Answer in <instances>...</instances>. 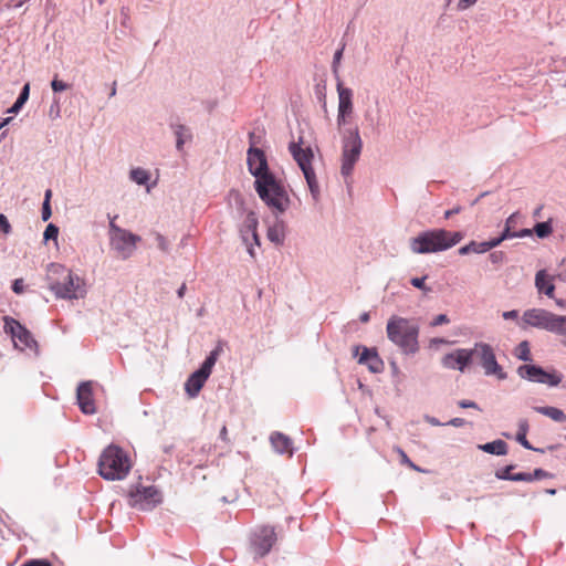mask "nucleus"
<instances>
[{
    "mask_svg": "<svg viewBox=\"0 0 566 566\" xmlns=\"http://www.w3.org/2000/svg\"><path fill=\"white\" fill-rule=\"evenodd\" d=\"M247 161L250 174L255 177L254 188L259 197L270 208L284 212L289 207L290 199L283 186L269 170L264 151L250 147Z\"/></svg>",
    "mask_w": 566,
    "mask_h": 566,
    "instance_id": "f257e3e1",
    "label": "nucleus"
},
{
    "mask_svg": "<svg viewBox=\"0 0 566 566\" xmlns=\"http://www.w3.org/2000/svg\"><path fill=\"white\" fill-rule=\"evenodd\" d=\"M46 279L49 289L57 298L76 300L86 294L83 280L61 264L51 263Z\"/></svg>",
    "mask_w": 566,
    "mask_h": 566,
    "instance_id": "f03ea898",
    "label": "nucleus"
},
{
    "mask_svg": "<svg viewBox=\"0 0 566 566\" xmlns=\"http://www.w3.org/2000/svg\"><path fill=\"white\" fill-rule=\"evenodd\" d=\"M386 332L388 338L402 352L413 354L419 349V326L412 321L394 315L388 319Z\"/></svg>",
    "mask_w": 566,
    "mask_h": 566,
    "instance_id": "7ed1b4c3",
    "label": "nucleus"
},
{
    "mask_svg": "<svg viewBox=\"0 0 566 566\" xmlns=\"http://www.w3.org/2000/svg\"><path fill=\"white\" fill-rule=\"evenodd\" d=\"M461 232H451L443 229L420 233L410 240L412 252L418 254L432 253L447 250L462 240Z\"/></svg>",
    "mask_w": 566,
    "mask_h": 566,
    "instance_id": "20e7f679",
    "label": "nucleus"
},
{
    "mask_svg": "<svg viewBox=\"0 0 566 566\" xmlns=\"http://www.w3.org/2000/svg\"><path fill=\"white\" fill-rule=\"evenodd\" d=\"M130 468L129 457L118 446H108L99 457L98 473L105 480H123L130 471Z\"/></svg>",
    "mask_w": 566,
    "mask_h": 566,
    "instance_id": "39448f33",
    "label": "nucleus"
},
{
    "mask_svg": "<svg viewBox=\"0 0 566 566\" xmlns=\"http://www.w3.org/2000/svg\"><path fill=\"white\" fill-rule=\"evenodd\" d=\"M289 150L301 168L313 198L317 200L319 197V186L312 166V161L314 159L312 148L310 146L303 147L301 138L298 143L292 142L289 145Z\"/></svg>",
    "mask_w": 566,
    "mask_h": 566,
    "instance_id": "423d86ee",
    "label": "nucleus"
},
{
    "mask_svg": "<svg viewBox=\"0 0 566 566\" xmlns=\"http://www.w3.org/2000/svg\"><path fill=\"white\" fill-rule=\"evenodd\" d=\"M116 217L109 222V242L111 247L119 254L120 258H129L136 249V244L140 241V237L118 227L115 223Z\"/></svg>",
    "mask_w": 566,
    "mask_h": 566,
    "instance_id": "0eeeda50",
    "label": "nucleus"
},
{
    "mask_svg": "<svg viewBox=\"0 0 566 566\" xmlns=\"http://www.w3.org/2000/svg\"><path fill=\"white\" fill-rule=\"evenodd\" d=\"M363 148V142L358 129L348 130L344 136L342 151V175L348 177L352 175Z\"/></svg>",
    "mask_w": 566,
    "mask_h": 566,
    "instance_id": "6e6552de",
    "label": "nucleus"
},
{
    "mask_svg": "<svg viewBox=\"0 0 566 566\" xmlns=\"http://www.w3.org/2000/svg\"><path fill=\"white\" fill-rule=\"evenodd\" d=\"M161 502L163 495L154 485H137L128 493V505L139 511H151Z\"/></svg>",
    "mask_w": 566,
    "mask_h": 566,
    "instance_id": "1a4fd4ad",
    "label": "nucleus"
},
{
    "mask_svg": "<svg viewBox=\"0 0 566 566\" xmlns=\"http://www.w3.org/2000/svg\"><path fill=\"white\" fill-rule=\"evenodd\" d=\"M471 352L473 353L472 360H479L485 375L495 376L500 380L506 378V373H504L503 368L497 364L494 350L489 344L476 343L474 347L471 348Z\"/></svg>",
    "mask_w": 566,
    "mask_h": 566,
    "instance_id": "9d476101",
    "label": "nucleus"
},
{
    "mask_svg": "<svg viewBox=\"0 0 566 566\" xmlns=\"http://www.w3.org/2000/svg\"><path fill=\"white\" fill-rule=\"evenodd\" d=\"M3 321L4 331L11 335L17 348L24 350L27 348L32 349L36 346V342L34 340L32 334L17 319L6 316Z\"/></svg>",
    "mask_w": 566,
    "mask_h": 566,
    "instance_id": "9b49d317",
    "label": "nucleus"
},
{
    "mask_svg": "<svg viewBox=\"0 0 566 566\" xmlns=\"http://www.w3.org/2000/svg\"><path fill=\"white\" fill-rule=\"evenodd\" d=\"M276 542V534L273 527H260L253 534L252 551L256 557H264Z\"/></svg>",
    "mask_w": 566,
    "mask_h": 566,
    "instance_id": "f8f14e48",
    "label": "nucleus"
},
{
    "mask_svg": "<svg viewBox=\"0 0 566 566\" xmlns=\"http://www.w3.org/2000/svg\"><path fill=\"white\" fill-rule=\"evenodd\" d=\"M517 373L522 378L534 382L547 384L549 386H557L560 382V377L558 375L547 373L543 368L535 365L520 366Z\"/></svg>",
    "mask_w": 566,
    "mask_h": 566,
    "instance_id": "ddd939ff",
    "label": "nucleus"
},
{
    "mask_svg": "<svg viewBox=\"0 0 566 566\" xmlns=\"http://www.w3.org/2000/svg\"><path fill=\"white\" fill-rule=\"evenodd\" d=\"M556 314L543 308L527 310L523 314V321L531 326L538 327L551 332L554 328Z\"/></svg>",
    "mask_w": 566,
    "mask_h": 566,
    "instance_id": "4468645a",
    "label": "nucleus"
},
{
    "mask_svg": "<svg viewBox=\"0 0 566 566\" xmlns=\"http://www.w3.org/2000/svg\"><path fill=\"white\" fill-rule=\"evenodd\" d=\"M472 354L471 349L459 348L444 355L441 363L448 369L464 371L472 361Z\"/></svg>",
    "mask_w": 566,
    "mask_h": 566,
    "instance_id": "2eb2a0df",
    "label": "nucleus"
},
{
    "mask_svg": "<svg viewBox=\"0 0 566 566\" xmlns=\"http://www.w3.org/2000/svg\"><path fill=\"white\" fill-rule=\"evenodd\" d=\"M338 92V114L337 124L342 126L346 123V118L353 113V92L350 88L344 87L343 82L337 78Z\"/></svg>",
    "mask_w": 566,
    "mask_h": 566,
    "instance_id": "dca6fc26",
    "label": "nucleus"
},
{
    "mask_svg": "<svg viewBox=\"0 0 566 566\" xmlns=\"http://www.w3.org/2000/svg\"><path fill=\"white\" fill-rule=\"evenodd\" d=\"M77 402L82 412L93 415L96 412L95 402L93 399V388L91 381L82 382L77 387Z\"/></svg>",
    "mask_w": 566,
    "mask_h": 566,
    "instance_id": "f3484780",
    "label": "nucleus"
},
{
    "mask_svg": "<svg viewBox=\"0 0 566 566\" xmlns=\"http://www.w3.org/2000/svg\"><path fill=\"white\" fill-rule=\"evenodd\" d=\"M258 217L255 212L250 211L244 220L243 227L241 228L240 232L242 235L243 241L249 244V235L253 239L254 243L256 245H260V239L258 234Z\"/></svg>",
    "mask_w": 566,
    "mask_h": 566,
    "instance_id": "a211bd4d",
    "label": "nucleus"
},
{
    "mask_svg": "<svg viewBox=\"0 0 566 566\" xmlns=\"http://www.w3.org/2000/svg\"><path fill=\"white\" fill-rule=\"evenodd\" d=\"M359 364H366L370 371L380 373L384 369V363L375 349L363 347V353L358 359Z\"/></svg>",
    "mask_w": 566,
    "mask_h": 566,
    "instance_id": "6ab92c4d",
    "label": "nucleus"
},
{
    "mask_svg": "<svg viewBox=\"0 0 566 566\" xmlns=\"http://www.w3.org/2000/svg\"><path fill=\"white\" fill-rule=\"evenodd\" d=\"M208 378L209 377L201 373L200 370H197L192 375H190V377L187 379L185 384V390L189 395V397H196Z\"/></svg>",
    "mask_w": 566,
    "mask_h": 566,
    "instance_id": "aec40b11",
    "label": "nucleus"
},
{
    "mask_svg": "<svg viewBox=\"0 0 566 566\" xmlns=\"http://www.w3.org/2000/svg\"><path fill=\"white\" fill-rule=\"evenodd\" d=\"M535 286L539 293L546 294L548 297H554L555 285L553 279L545 270H539L535 275Z\"/></svg>",
    "mask_w": 566,
    "mask_h": 566,
    "instance_id": "412c9836",
    "label": "nucleus"
},
{
    "mask_svg": "<svg viewBox=\"0 0 566 566\" xmlns=\"http://www.w3.org/2000/svg\"><path fill=\"white\" fill-rule=\"evenodd\" d=\"M517 220L518 213H513L505 221V227L503 231H507V234H510L509 239L531 237L533 233L531 229H522L518 231L516 230Z\"/></svg>",
    "mask_w": 566,
    "mask_h": 566,
    "instance_id": "4be33fe9",
    "label": "nucleus"
},
{
    "mask_svg": "<svg viewBox=\"0 0 566 566\" xmlns=\"http://www.w3.org/2000/svg\"><path fill=\"white\" fill-rule=\"evenodd\" d=\"M270 440H271L273 448L277 452L287 453L290 455L292 454V452H293L292 441L287 436L280 433V432H274L271 434Z\"/></svg>",
    "mask_w": 566,
    "mask_h": 566,
    "instance_id": "5701e85b",
    "label": "nucleus"
},
{
    "mask_svg": "<svg viewBox=\"0 0 566 566\" xmlns=\"http://www.w3.org/2000/svg\"><path fill=\"white\" fill-rule=\"evenodd\" d=\"M172 128L177 138L176 147L178 150H182L184 144L192 139V134L188 127L181 124L174 125Z\"/></svg>",
    "mask_w": 566,
    "mask_h": 566,
    "instance_id": "b1692460",
    "label": "nucleus"
},
{
    "mask_svg": "<svg viewBox=\"0 0 566 566\" xmlns=\"http://www.w3.org/2000/svg\"><path fill=\"white\" fill-rule=\"evenodd\" d=\"M534 410L538 413H542L554 421L564 422L566 421V415L562 409L556 407H535Z\"/></svg>",
    "mask_w": 566,
    "mask_h": 566,
    "instance_id": "393cba45",
    "label": "nucleus"
},
{
    "mask_svg": "<svg viewBox=\"0 0 566 566\" xmlns=\"http://www.w3.org/2000/svg\"><path fill=\"white\" fill-rule=\"evenodd\" d=\"M479 448L484 452L496 455H504L507 452V444L503 440L488 442L485 444L479 446Z\"/></svg>",
    "mask_w": 566,
    "mask_h": 566,
    "instance_id": "a878e982",
    "label": "nucleus"
},
{
    "mask_svg": "<svg viewBox=\"0 0 566 566\" xmlns=\"http://www.w3.org/2000/svg\"><path fill=\"white\" fill-rule=\"evenodd\" d=\"M220 352H221L220 348L213 349L209 354V356L205 359L203 364L201 365V367L198 370H200L201 373H203L205 375H207L209 377L212 371V367L214 366V364L220 355Z\"/></svg>",
    "mask_w": 566,
    "mask_h": 566,
    "instance_id": "bb28decb",
    "label": "nucleus"
},
{
    "mask_svg": "<svg viewBox=\"0 0 566 566\" xmlns=\"http://www.w3.org/2000/svg\"><path fill=\"white\" fill-rule=\"evenodd\" d=\"M29 93H30V85H29V83H27L23 86V88H22L18 99L15 101V103L11 106V108L8 109V113H13V114L19 113V111L22 108V106L28 101Z\"/></svg>",
    "mask_w": 566,
    "mask_h": 566,
    "instance_id": "cd10ccee",
    "label": "nucleus"
},
{
    "mask_svg": "<svg viewBox=\"0 0 566 566\" xmlns=\"http://www.w3.org/2000/svg\"><path fill=\"white\" fill-rule=\"evenodd\" d=\"M268 239L271 242L280 244L284 240V230L282 224H275L268 230Z\"/></svg>",
    "mask_w": 566,
    "mask_h": 566,
    "instance_id": "c85d7f7f",
    "label": "nucleus"
},
{
    "mask_svg": "<svg viewBox=\"0 0 566 566\" xmlns=\"http://www.w3.org/2000/svg\"><path fill=\"white\" fill-rule=\"evenodd\" d=\"M515 356L518 359L524 360V361H531L532 360V355H531V349H530L528 342L523 340V342H521L517 345V347L515 349Z\"/></svg>",
    "mask_w": 566,
    "mask_h": 566,
    "instance_id": "c756f323",
    "label": "nucleus"
},
{
    "mask_svg": "<svg viewBox=\"0 0 566 566\" xmlns=\"http://www.w3.org/2000/svg\"><path fill=\"white\" fill-rule=\"evenodd\" d=\"M130 178L138 185H146L149 180V174L143 168H135L130 171Z\"/></svg>",
    "mask_w": 566,
    "mask_h": 566,
    "instance_id": "7c9ffc66",
    "label": "nucleus"
},
{
    "mask_svg": "<svg viewBox=\"0 0 566 566\" xmlns=\"http://www.w3.org/2000/svg\"><path fill=\"white\" fill-rule=\"evenodd\" d=\"M555 319L551 332L566 337V316L556 315Z\"/></svg>",
    "mask_w": 566,
    "mask_h": 566,
    "instance_id": "2f4dec72",
    "label": "nucleus"
},
{
    "mask_svg": "<svg viewBox=\"0 0 566 566\" xmlns=\"http://www.w3.org/2000/svg\"><path fill=\"white\" fill-rule=\"evenodd\" d=\"M52 197V190L48 189L44 195V201L42 206V220L48 221L51 218L52 211H51V205L50 200Z\"/></svg>",
    "mask_w": 566,
    "mask_h": 566,
    "instance_id": "473e14b6",
    "label": "nucleus"
},
{
    "mask_svg": "<svg viewBox=\"0 0 566 566\" xmlns=\"http://www.w3.org/2000/svg\"><path fill=\"white\" fill-rule=\"evenodd\" d=\"M534 231L538 238H546L552 233L553 229L549 222H539L535 226Z\"/></svg>",
    "mask_w": 566,
    "mask_h": 566,
    "instance_id": "72a5a7b5",
    "label": "nucleus"
},
{
    "mask_svg": "<svg viewBox=\"0 0 566 566\" xmlns=\"http://www.w3.org/2000/svg\"><path fill=\"white\" fill-rule=\"evenodd\" d=\"M509 235L510 234H507V231H503L500 237L494 238L489 241H485L486 245H484V248H486L488 250H491V249L500 245L504 240L509 239Z\"/></svg>",
    "mask_w": 566,
    "mask_h": 566,
    "instance_id": "f704fd0d",
    "label": "nucleus"
},
{
    "mask_svg": "<svg viewBox=\"0 0 566 566\" xmlns=\"http://www.w3.org/2000/svg\"><path fill=\"white\" fill-rule=\"evenodd\" d=\"M397 452L400 457V461L402 464H406L408 465L410 469L415 470V471H421V469L419 467H417L409 458L408 455L406 454V452L403 450H401L400 448H397Z\"/></svg>",
    "mask_w": 566,
    "mask_h": 566,
    "instance_id": "c9c22d12",
    "label": "nucleus"
},
{
    "mask_svg": "<svg viewBox=\"0 0 566 566\" xmlns=\"http://www.w3.org/2000/svg\"><path fill=\"white\" fill-rule=\"evenodd\" d=\"M57 234H59V228L56 226H54L53 223H50L46 228H45V231H44V239L45 240H55L57 238Z\"/></svg>",
    "mask_w": 566,
    "mask_h": 566,
    "instance_id": "e433bc0d",
    "label": "nucleus"
},
{
    "mask_svg": "<svg viewBox=\"0 0 566 566\" xmlns=\"http://www.w3.org/2000/svg\"><path fill=\"white\" fill-rule=\"evenodd\" d=\"M21 566H53L51 562L42 558H32L25 560Z\"/></svg>",
    "mask_w": 566,
    "mask_h": 566,
    "instance_id": "4c0bfd02",
    "label": "nucleus"
},
{
    "mask_svg": "<svg viewBox=\"0 0 566 566\" xmlns=\"http://www.w3.org/2000/svg\"><path fill=\"white\" fill-rule=\"evenodd\" d=\"M427 276H422V277H413L411 279V284L417 287V289H420V290H423L424 292H429L430 291V287H427L424 285V281H426Z\"/></svg>",
    "mask_w": 566,
    "mask_h": 566,
    "instance_id": "58836bf2",
    "label": "nucleus"
},
{
    "mask_svg": "<svg viewBox=\"0 0 566 566\" xmlns=\"http://www.w3.org/2000/svg\"><path fill=\"white\" fill-rule=\"evenodd\" d=\"M11 226L6 216L0 214V235L8 234Z\"/></svg>",
    "mask_w": 566,
    "mask_h": 566,
    "instance_id": "ea45409f",
    "label": "nucleus"
},
{
    "mask_svg": "<svg viewBox=\"0 0 566 566\" xmlns=\"http://www.w3.org/2000/svg\"><path fill=\"white\" fill-rule=\"evenodd\" d=\"M155 239H156V242H157V245L160 250L163 251H167L168 250V242L166 240V238L160 234V233H156L155 234Z\"/></svg>",
    "mask_w": 566,
    "mask_h": 566,
    "instance_id": "a19ab883",
    "label": "nucleus"
},
{
    "mask_svg": "<svg viewBox=\"0 0 566 566\" xmlns=\"http://www.w3.org/2000/svg\"><path fill=\"white\" fill-rule=\"evenodd\" d=\"M51 85H52V88H53L54 92H62V91H65L69 87V85L66 83H64L63 81L57 80V78H54L52 81Z\"/></svg>",
    "mask_w": 566,
    "mask_h": 566,
    "instance_id": "79ce46f5",
    "label": "nucleus"
},
{
    "mask_svg": "<svg viewBox=\"0 0 566 566\" xmlns=\"http://www.w3.org/2000/svg\"><path fill=\"white\" fill-rule=\"evenodd\" d=\"M12 291L17 294H21L24 291L23 279H15L12 284Z\"/></svg>",
    "mask_w": 566,
    "mask_h": 566,
    "instance_id": "37998d69",
    "label": "nucleus"
},
{
    "mask_svg": "<svg viewBox=\"0 0 566 566\" xmlns=\"http://www.w3.org/2000/svg\"><path fill=\"white\" fill-rule=\"evenodd\" d=\"M471 244H473V250H472L473 253H484V252L489 251L486 248H484V245H486L485 241L484 242L472 241Z\"/></svg>",
    "mask_w": 566,
    "mask_h": 566,
    "instance_id": "c03bdc74",
    "label": "nucleus"
},
{
    "mask_svg": "<svg viewBox=\"0 0 566 566\" xmlns=\"http://www.w3.org/2000/svg\"><path fill=\"white\" fill-rule=\"evenodd\" d=\"M516 440L526 449L533 450V447L530 444V442L526 439V434H523V432H517Z\"/></svg>",
    "mask_w": 566,
    "mask_h": 566,
    "instance_id": "a18cd8bd",
    "label": "nucleus"
},
{
    "mask_svg": "<svg viewBox=\"0 0 566 566\" xmlns=\"http://www.w3.org/2000/svg\"><path fill=\"white\" fill-rule=\"evenodd\" d=\"M447 323H449L448 316L446 314H440L433 318V321L431 322V325L438 326V325H442V324H447Z\"/></svg>",
    "mask_w": 566,
    "mask_h": 566,
    "instance_id": "49530a36",
    "label": "nucleus"
},
{
    "mask_svg": "<svg viewBox=\"0 0 566 566\" xmlns=\"http://www.w3.org/2000/svg\"><path fill=\"white\" fill-rule=\"evenodd\" d=\"M510 479L513 481H532V475L530 473H517Z\"/></svg>",
    "mask_w": 566,
    "mask_h": 566,
    "instance_id": "de8ad7c7",
    "label": "nucleus"
},
{
    "mask_svg": "<svg viewBox=\"0 0 566 566\" xmlns=\"http://www.w3.org/2000/svg\"><path fill=\"white\" fill-rule=\"evenodd\" d=\"M478 0H460L458 2V9L459 10H465L473 6Z\"/></svg>",
    "mask_w": 566,
    "mask_h": 566,
    "instance_id": "09e8293b",
    "label": "nucleus"
},
{
    "mask_svg": "<svg viewBox=\"0 0 566 566\" xmlns=\"http://www.w3.org/2000/svg\"><path fill=\"white\" fill-rule=\"evenodd\" d=\"M459 407L460 408H473V409H479V406L474 402V401H470V400H460L458 402Z\"/></svg>",
    "mask_w": 566,
    "mask_h": 566,
    "instance_id": "8fccbe9b",
    "label": "nucleus"
},
{
    "mask_svg": "<svg viewBox=\"0 0 566 566\" xmlns=\"http://www.w3.org/2000/svg\"><path fill=\"white\" fill-rule=\"evenodd\" d=\"M517 432H523V434H527V432H528V422H527V420H525V419L520 420V422H518V431Z\"/></svg>",
    "mask_w": 566,
    "mask_h": 566,
    "instance_id": "3c124183",
    "label": "nucleus"
},
{
    "mask_svg": "<svg viewBox=\"0 0 566 566\" xmlns=\"http://www.w3.org/2000/svg\"><path fill=\"white\" fill-rule=\"evenodd\" d=\"M464 423H465V420L462 418H453L448 422V424L453 426V427H462V426H464Z\"/></svg>",
    "mask_w": 566,
    "mask_h": 566,
    "instance_id": "603ef678",
    "label": "nucleus"
},
{
    "mask_svg": "<svg viewBox=\"0 0 566 566\" xmlns=\"http://www.w3.org/2000/svg\"><path fill=\"white\" fill-rule=\"evenodd\" d=\"M517 316H518L517 311H507V312L503 313L504 319H514V318H517Z\"/></svg>",
    "mask_w": 566,
    "mask_h": 566,
    "instance_id": "864d4df0",
    "label": "nucleus"
},
{
    "mask_svg": "<svg viewBox=\"0 0 566 566\" xmlns=\"http://www.w3.org/2000/svg\"><path fill=\"white\" fill-rule=\"evenodd\" d=\"M473 250V244H471V242L462 248L459 249V253L464 255V254H468V253H471Z\"/></svg>",
    "mask_w": 566,
    "mask_h": 566,
    "instance_id": "5fc2aeb1",
    "label": "nucleus"
},
{
    "mask_svg": "<svg viewBox=\"0 0 566 566\" xmlns=\"http://www.w3.org/2000/svg\"><path fill=\"white\" fill-rule=\"evenodd\" d=\"M460 211H461V207H455V208H453V209L447 210V211L444 212V218H446V219H449L451 216L457 214V213H459Z\"/></svg>",
    "mask_w": 566,
    "mask_h": 566,
    "instance_id": "6e6d98bb",
    "label": "nucleus"
},
{
    "mask_svg": "<svg viewBox=\"0 0 566 566\" xmlns=\"http://www.w3.org/2000/svg\"><path fill=\"white\" fill-rule=\"evenodd\" d=\"M220 439L223 440L224 442H229L230 439L228 437V430H227V427L223 426L220 430Z\"/></svg>",
    "mask_w": 566,
    "mask_h": 566,
    "instance_id": "4d7b16f0",
    "label": "nucleus"
},
{
    "mask_svg": "<svg viewBox=\"0 0 566 566\" xmlns=\"http://www.w3.org/2000/svg\"><path fill=\"white\" fill-rule=\"evenodd\" d=\"M185 291H186V284H182L179 290H178V296L179 297H182L185 295Z\"/></svg>",
    "mask_w": 566,
    "mask_h": 566,
    "instance_id": "13d9d810",
    "label": "nucleus"
},
{
    "mask_svg": "<svg viewBox=\"0 0 566 566\" xmlns=\"http://www.w3.org/2000/svg\"><path fill=\"white\" fill-rule=\"evenodd\" d=\"M534 475H535L536 478H542V476H544V475H545V472H544L543 470H541V469H536V470L534 471Z\"/></svg>",
    "mask_w": 566,
    "mask_h": 566,
    "instance_id": "bf43d9fd",
    "label": "nucleus"
},
{
    "mask_svg": "<svg viewBox=\"0 0 566 566\" xmlns=\"http://www.w3.org/2000/svg\"><path fill=\"white\" fill-rule=\"evenodd\" d=\"M360 321L363 323H367L369 321V314L368 313H364L360 315Z\"/></svg>",
    "mask_w": 566,
    "mask_h": 566,
    "instance_id": "052dcab7",
    "label": "nucleus"
},
{
    "mask_svg": "<svg viewBox=\"0 0 566 566\" xmlns=\"http://www.w3.org/2000/svg\"><path fill=\"white\" fill-rule=\"evenodd\" d=\"M248 252H249V254H250L252 258H254V255H255V254H254V250H253V247H252V245H249V247H248Z\"/></svg>",
    "mask_w": 566,
    "mask_h": 566,
    "instance_id": "680f3d73",
    "label": "nucleus"
},
{
    "mask_svg": "<svg viewBox=\"0 0 566 566\" xmlns=\"http://www.w3.org/2000/svg\"><path fill=\"white\" fill-rule=\"evenodd\" d=\"M10 119H11V118H6V119H3V122L0 124V129H1L4 125H7V124L10 122Z\"/></svg>",
    "mask_w": 566,
    "mask_h": 566,
    "instance_id": "e2e57ef3",
    "label": "nucleus"
},
{
    "mask_svg": "<svg viewBox=\"0 0 566 566\" xmlns=\"http://www.w3.org/2000/svg\"><path fill=\"white\" fill-rule=\"evenodd\" d=\"M430 423H432L433 426H439L440 424V422L438 420H436V419H431Z\"/></svg>",
    "mask_w": 566,
    "mask_h": 566,
    "instance_id": "0e129e2a",
    "label": "nucleus"
},
{
    "mask_svg": "<svg viewBox=\"0 0 566 566\" xmlns=\"http://www.w3.org/2000/svg\"><path fill=\"white\" fill-rule=\"evenodd\" d=\"M432 343H434V344H438V343H444V340H443V339H438V338H436V339H432Z\"/></svg>",
    "mask_w": 566,
    "mask_h": 566,
    "instance_id": "69168bd1",
    "label": "nucleus"
},
{
    "mask_svg": "<svg viewBox=\"0 0 566 566\" xmlns=\"http://www.w3.org/2000/svg\"><path fill=\"white\" fill-rule=\"evenodd\" d=\"M556 303H557V305H559L562 307L564 306V302L563 301H556Z\"/></svg>",
    "mask_w": 566,
    "mask_h": 566,
    "instance_id": "338daca9",
    "label": "nucleus"
},
{
    "mask_svg": "<svg viewBox=\"0 0 566 566\" xmlns=\"http://www.w3.org/2000/svg\"><path fill=\"white\" fill-rule=\"evenodd\" d=\"M342 52L338 51L336 54H335V59L337 60L339 56H340Z\"/></svg>",
    "mask_w": 566,
    "mask_h": 566,
    "instance_id": "774afa93",
    "label": "nucleus"
}]
</instances>
